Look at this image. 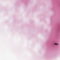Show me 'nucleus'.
Instances as JSON below:
<instances>
[{
  "label": "nucleus",
  "mask_w": 60,
  "mask_h": 60,
  "mask_svg": "<svg viewBox=\"0 0 60 60\" xmlns=\"http://www.w3.org/2000/svg\"><path fill=\"white\" fill-rule=\"evenodd\" d=\"M54 44H55V45H57V43H54Z\"/></svg>",
  "instance_id": "nucleus-1"
},
{
  "label": "nucleus",
  "mask_w": 60,
  "mask_h": 60,
  "mask_svg": "<svg viewBox=\"0 0 60 60\" xmlns=\"http://www.w3.org/2000/svg\"><path fill=\"white\" fill-rule=\"evenodd\" d=\"M57 45H58V44Z\"/></svg>",
  "instance_id": "nucleus-2"
}]
</instances>
